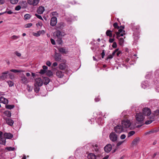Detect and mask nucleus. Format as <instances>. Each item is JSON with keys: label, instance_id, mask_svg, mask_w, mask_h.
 <instances>
[{"label": "nucleus", "instance_id": "1", "mask_svg": "<svg viewBox=\"0 0 159 159\" xmlns=\"http://www.w3.org/2000/svg\"><path fill=\"white\" fill-rule=\"evenodd\" d=\"M135 117L136 120L139 122L140 123H142L144 119V117L141 113H137L135 116Z\"/></svg>", "mask_w": 159, "mask_h": 159}, {"label": "nucleus", "instance_id": "2", "mask_svg": "<svg viewBox=\"0 0 159 159\" xmlns=\"http://www.w3.org/2000/svg\"><path fill=\"white\" fill-rule=\"evenodd\" d=\"M121 124L123 128H127L129 127L131 123L129 120H127L122 121Z\"/></svg>", "mask_w": 159, "mask_h": 159}, {"label": "nucleus", "instance_id": "3", "mask_svg": "<svg viewBox=\"0 0 159 159\" xmlns=\"http://www.w3.org/2000/svg\"><path fill=\"white\" fill-rule=\"evenodd\" d=\"M110 139L112 142H116L117 139V136L115 133L112 132L110 134Z\"/></svg>", "mask_w": 159, "mask_h": 159}, {"label": "nucleus", "instance_id": "4", "mask_svg": "<svg viewBox=\"0 0 159 159\" xmlns=\"http://www.w3.org/2000/svg\"><path fill=\"white\" fill-rule=\"evenodd\" d=\"M114 130L117 133H120L123 130V128L122 125H118L114 127Z\"/></svg>", "mask_w": 159, "mask_h": 159}, {"label": "nucleus", "instance_id": "5", "mask_svg": "<svg viewBox=\"0 0 159 159\" xmlns=\"http://www.w3.org/2000/svg\"><path fill=\"white\" fill-rule=\"evenodd\" d=\"M143 111V114L145 116H149L151 113V110L148 107L144 108Z\"/></svg>", "mask_w": 159, "mask_h": 159}, {"label": "nucleus", "instance_id": "6", "mask_svg": "<svg viewBox=\"0 0 159 159\" xmlns=\"http://www.w3.org/2000/svg\"><path fill=\"white\" fill-rule=\"evenodd\" d=\"M131 29L134 31L137 30V33H139V30L140 29V27L138 25H136L134 23H131Z\"/></svg>", "mask_w": 159, "mask_h": 159}, {"label": "nucleus", "instance_id": "7", "mask_svg": "<svg viewBox=\"0 0 159 159\" xmlns=\"http://www.w3.org/2000/svg\"><path fill=\"white\" fill-rule=\"evenodd\" d=\"M155 120V116L154 115H151L148 118V119L145 122L146 125H148L151 124L152 121Z\"/></svg>", "mask_w": 159, "mask_h": 159}, {"label": "nucleus", "instance_id": "8", "mask_svg": "<svg viewBox=\"0 0 159 159\" xmlns=\"http://www.w3.org/2000/svg\"><path fill=\"white\" fill-rule=\"evenodd\" d=\"M118 29V31L116 33L117 36H123L124 35H125V31L124 30L120 28Z\"/></svg>", "mask_w": 159, "mask_h": 159}, {"label": "nucleus", "instance_id": "9", "mask_svg": "<svg viewBox=\"0 0 159 159\" xmlns=\"http://www.w3.org/2000/svg\"><path fill=\"white\" fill-rule=\"evenodd\" d=\"M43 84V82L41 78H38L35 79L34 85L42 86Z\"/></svg>", "mask_w": 159, "mask_h": 159}, {"label": "nucleus", "instance_id": "10", "mask_svg": "<svg viewBox=\"0 0 159 159\" xmlns=\"http://www.w3.org/2000/svg\"><path fill=\"white\" fill-rule=\"evenodd\" d=\"M61 55L59 53H57L55 52L54 54V58L55 61H60L61 60Z\"/></svg>", "mask_w": 159, "mask_h": 159}, {"label": "nucleus", "instance_id": "11", "mask_svg": "<svg viewBox=\"0 0 159 159\" xmlns=\"http://www.w3.org/2000/svg\"><path fill=\"white\" fill-rule=\"evenodd\" d=\"M3 134V132L0 131V144L5 145L6 142V139L2 137Z\"/></svg>", "mask_w": 159, "mask_h": 159}, {"label": "nucleus", "instance_id": "12", "mask_svg": "<svg viewBox=\"0 0 159 159\" xmlns=\"http://www.w3.org/2000/svg\"><path fill=\"white\" fill-rule=\"evenodd\" d=\"M57 22V18L55 17H52L50 20V25L52 26L56 25Z\"/></svg>", "mask_w": 159, "mask_h": 159}, {"label": "nucleus", "instance_id": "13", "mask_svg": "<svg viewBox=\"0 0 159 159\" xmlns=\"http://www.w3.org/2000/svg\"><path fill=\"white\" fill-rule=\"evenodd\" d=\"M39 2V0H27V2L29 4L33 5L34 6L37 5Z\"/></svg>", "mask_w": 159, "mask_h": 159}, {"label": "nucleus", "instance_id": "14", "mask_svg": "<svg viewBox=\"0 0 159 159\" xmlns=\"http://www.w3.org/2000/svg\"><path fill=\"white\" fill-rule=\"evenodd\" d=\"M57 49L62 54H66L68 52L67 49H66L65 47H60Z\"/></svg>", "mask_w": 159, "mask_h": 159}, {"label": "nucleus", "instance_id": "15", "mask_svg": "<svg viewBox=\"0 0 159 159\" xmlns=\"http://www.w3.org/2000/svg\"><path fill=\"white\" fill-rule=\"evenodd\" d=\"M3 136L5 139H11L13 137V135L10 133H4L3 134Z\"/></svg>", "mask_w": 159, "mask_h": 159}, {"label": "nucleus", "instance_id": "16", "mask_svg": "<svg viewBox=\"0 0 159 159\" xmlns=\"http://www.w3.org/2000/svg\"><path fill=\"white\" fill-rule=\"evenodd\" d=\"M65 35L64 32H61L59 30H57L56 31V35L57 38H61V37Z\"/></svg>", "mask_w": 159, "mask_h": 159}, {"label": "nucleus", "instance_id": "17", "mask_svg": "<svg viewBox=\"0 0 159 159\" xmlns=\"http://www.w3.org/2000/svg\"><path fill=\"white\" fill-rule=\"evenodd\" d=\"M8 73V71H6L2 72V75L0 76V79L3 80L6 79L7 76V74Z\"/></svg>", "mask_w": 159, "mask_h": 159}, {"label": "nucleus", "instance_id": "18", "mask_svg": "<svg viewBox=\"0 0 159 159\" xmlns=\"http://www.w3.org/2000/svg\"><path fill=\"white\" fill-rule=\"evenodd\" d=\"M121 36H117V38L119 40V43L120 45L122 46L123 45L124 41V39L125 38V37H120Z\"/></svg>", "mask_w": 159, "mask_h": 159}, {"label": "nucleus", "instance_id": "19", "mask_svg": "<svg viewBox=\"0 0 159 159\" xmlns=\"http://www.w3.org/2000/svg\"><path fill=\"white\" fill-rule=\"evenodd\" d=\"M56 74L59 78H62L64 75V73L61 71H57L56 72Z\"/></svg>", "mask_w": 159, "mask_h": 159}, {"label": "nucleus", "instance_id": "20", "mask_svg": "<svg viewBox=\"0 0 159 159\" xmlns=\"http://www.w3.org/2000/svg\"><path fill=\"white\" fill-rule=\"evenodd\" d=\"M43 81L44 85H47L50 82V80L47 77H44L43 78Z\"/></svg>", "mask_w": 159, "mask_h": 159}, {"label": "nucleus", "instance_id": "21", "mask_svg": "<svg viewBox=\"0 0 159 159\" xmlns=\"http://www.w3.org/2000/svg\"><path fill=\"white\" fill-rule=\"evenodd\" d=\"M0 102L4 104H8V101L7 99L3 97H0Z\"/></svg>", "mask_w": 159, "mask_h": 159}, {"label": "nucleus", "instance_id": "22", "mask_svg": "<svg viewBox=\"0 0 159 159\" xmlns=\"http://www.w3.org/2000/svg\"><path fill=\"white\" fill-rule=\"evenodd\" d=\"M7 123L10 126H12L14 123V121L10 118H7L6 119Z\"/></svg>", "mask_w": 159, "mask_h": 159}, {"label": "nucleus", "instance_id": "23", "mask_svg": "<svg viewBox=\"0 0 159 159\" xmlns=\"http://www.w3.org/2000/svg\"><path fill=\"white\" fill-rule=\"evenodd\" d=\"M44 10V7L42 6H40L37 10V12L39 14H42L43 13Z\"/></svg>", "mask_w": 159, "mask_h": 159}, {"label": "nucleus", "instance_id": "24", "mask_svg": "<svg viewBox=\"0 0 159 159\" xmlns=\"http://www.w3.org/2000/svg\"><path fill=\"white\" fill-rule=\"evenodd\" d=\"M139 141V138L137 137L134 139L132 143L133 145H136Z\"/></svg>", "mask_w": 159, "mask_h": 159}, {"label": "nucleus", "instance_id": "25", "mask_svg": "<svg viewBox=\"0 0 159 159\" xmlns=\"http://www.w3.org/2000/svg\"><path fill=\"white\" fill-rule=\"evenodd\" d=\"M64 23L63 22H61L57 24L56 27L58 29H62L64 27Z\"/></svg>", "mask_w": 159, "mask_h": 159}, {"label": "nucleus", "instance_id": "26", "mask_svg": "<svg viewBox=\"0 0 159 159\" xmlns=\"http://www.w3.org/2000/svg\"><path fill=\"white\" fill-rule=\"evenodd\" d=\"M59 68L62 70H64L66 68V66L65 63H61L59 65Z\"/></svg>", "mask_w": 159, "mask_h": 159}, {"label": "nucleus", "instance_id": "27", "mask_svg": "<svg viewBox=\"0 0 159 159\" xmlns=\"http://www.w3.org/2000/svg\"><path fill=\"white\" fill-rule=\"evenodd\" d=\"M133 34V38L134 39L135 41V42H137L138 39L139 38V33H137L136 34L135 33H134Z\"/></svg>", "mask_w": 159, "mask_h": 159}, {"label": "nucleus", "instance_id": "28", "mask_svg": "<svg viewBox=\"0 0 159 159\" xmlns=\"http://www.w3.org/2000/svg\"><path fill=\"white\" fill-rule=\"evenodd\" d=\"M96 121L99 125H102L103 124V120L101 117H99L96 119Z\"/></svg>", "mask_w": 159, "mask_h": 159}, {"label": "nucleus", "instance_id": "29", "mask_svg": "<svg viewBox=\"0 0 159 159\" xmlns=\"http://www.w3.org/2000/svg\"><path fill=\"white\" fill-rule=\"evenodd\" d=\"M88 158L89 159H96V157L94 154L90 153L88 154Z\"/></svg>", "mask_w": 159, "mask_h": 159}, {"label": "nucleus", "instance_id": "30", "mask_svg": "<svg viewBox=\"0 0 159 159\" xmlns=\"http://www.w3.org/2000/svg\"><path fill=\"white\" fill-rule=\"evenodd\" d=\"M21 83L24 84H26L28 83L27 79L25 76H22L21 77Z\"/></svg>", "mask_w": 159, "mask_h": 159}, {"label": "nucleus", "instance_id": "31", "mask_svg": "<svg viewBox=\"0 0 159 159\" xmlns=\"http://www.w3.org/2000/svg\"><path fill=\"white\" fill-rule=\"evenodd\" d=\"M105 151L107 153L109 152V144H108L106 145L104 148Z\"/></svg>", "mask_w": 159, "mask_h": 159}, {"label": "nucleus", "instance_id": "32", "mask_svg": "<svg viewBox=\"0 0 159 159\" xmlns=\"http://www.w3.org/2000/svg\"><path fill=\"white\" fill-rule=\"evenodd\" d=\"M4 113L7 117H10L11 116V113L10 111H6L4 112Z\"/></svg>", "mask_w": 159, "mask_h": 159}, {"label": "nucleus", "instance_id": "33", "mask_svg": "<svg viewBox=\"0 0 159 159\" xmlns=\"http://www.w3.org/2000/svg\"><path fill=\"white\" fill-rule=\"evenodd\" d=\"M15 107L14 105H6L5 107L6 109H11Z\"/></svg>", "mask_w": 159, "mask_h": 159}, {"label": "nucleus", "instance_id": "34", "mask_svg": "<svg viewBox=\"0 0 159 159\" xmlns=\"http://www.w3.org/2000/svg\"><path fill=\"white\" fill-rule=\"evenodd\" d=\"M34 90L35 92L36 93H38L39 92L40 89L39 87H41V86H40L39 85H34Z\"/></svg>", "mask_w": 159, "mask_h": 159}, {"label": "nucleus", "instance_id": "35", "mask_svg": "<svg viewBox=\"0 0 159 159\" xmlns=\"http://www.w3.org/2000/svg\"><path fill=\"white\" fill-rule=\"evenodd\" d=\"M7 150V151H13L15 150V148L11 147H6L5 149V151Z\"/></svg>", "mask_w": 159, "mask_h": 159}, {"label": "nucleus", "instance_id": "36", "mask_svg": "<svg viewBox=\"0 0 159 159\" xmlns=\"http://www.w3.org/2000/svg\"><path fill=\"white\" fill-rule=\"evenodd\" d=\"M46 72L47 75L49 77L53 75L52 72L50 70H48Z\"/></svg>", "mask_w": 159, "mask_h": 159}, {"label": "nucleus", "instance_id": "37", "mask_svg": "<svg viewBox=\"0 0 159 159\" xmlns=\"http://www.w3.org/2000/svg\"><path fill=\"white\" fill-rule=\"evenodd\" d=\"M151 115H154L155 116H157L159 115V110H157L154 111V113L152 114Z\"/></svg>", "mask_w": 159, "mask_h": 159}, {"label": "nucleus", "instance_id": "38", "mask_svg": "<svg viewBox=\"0 0 159 159\" xmlns=\"http://www.w3.org/2000/svg\"><path fill=\"white\" fill-rule=\"evenodd\" d=\"M56 41L59 44H61L62 43V40L61 38H58L57 40Z\"/></svg>", "mask_w": 159, "mask_h": 159}, {"label": "nucleus", "instance_id": "39", "mask_svg": "<svg viewBox=\"0 0 159 159\" xmlns=\"http://www.w3.org/2000/svg\"><path fill=\"white\" fill-rule=\"evenodd\" d=\"M10 71L13 72L15 73L18 72L20 73L21 72V70H15V69H11L10 70Z\"/></svg>", "mask_w": 159, "mask_h": 159}, {"label": "nucleus", "instance_id": "40", "mask_svg": "<svg viewBox=\"0 0 159 159\" xmlns=\"http://www.w3.org/2000/svg\"><path fill=\"white\" fill-rule=\"evenodd\" d=\"M135 132L134 131H130V132H129V133L128 134V137H130V136L133 135L135 134Z\"/></svg>", "mask_w": 159, "mask_h": 159}, {"label": "nucleus", "instance_id": "41", "mask_svg": "<svg viewBox=\"0 0 159 159\" xmlns=\"http://www.w3.org/2000/svg\"><path fill=\"white\" fill-rule=\"evenodd\" d=\"M158 131L157 129H153L148 132V134H150L154 133H156Z\"/></svg>", "mask_w": 159, "mask_h": 159}, {"label": "nucleus", "instance_id": "42", "mask_svg": "<svg viewBox=\"0 0 159 159\" xmlns=\"http://www.w3.org/2000/svg\"><path fill=\"white\" fill-rule=\"evenodd\" d=\"M24 17L25 20H28L30 19L31 16L29 14H26L24 15Z\"/></svg>", "mask_w": 159, "mask_h": 159}, {"label": "nucleus", "instance_id": "43", "mask_svg": "<svg viewBox=\"0 0 159 159\" xmlns=\"http://www.w3.org/2000/svg\"><path fill=\"white\" fill-rule=\"evenodd\" d=\"M7 83L9 87H12L14 85V83L11 81H7Z\"/></svg>", "mask_w": 159, "mask_h": 159}, {"label": "nucleus", "instance_id": "44", "mask_svg": "<svg viewBox=\"0 0 159 159\" xmlns=\"http://www.w3.org/2000/svg\"><path fill=\"white\" fill-rule=\"evenodd\" d=\"M8 75L9 76V78L11 79H13L14 78V76L13 74L12 73H8Z\"/></svg>", "mask_w": 159, "mask_h": 159}, {"label": "nucleus", "instance_id": "45", "mask_svg": "<svg viewBox=\"0 0 159 159\" xmlns=\"http://www.w3.org/2000/svg\"><path fill=\"white\" fill-rule=\"evenodd\" d=\"M113 27L116 29H119V26H118V23L117 22H115L113 24Z\"/></svg>", "mask_w": 159, "mask_h": 159}, {"label": "nucleus", "instance_id": "46", "mask_svg": "<svg viewBox=\"0 0 159 159\" xmlns=\"http://www.w3.org/2000/svg\"><path fill=\"white\" fill-rule=\"evenodd\" d=\"M11 3L13 4H16L17 3L18 0H10Z\"/></svg>", "mask_w": 159, "mask_h": 159}, {"label": "nucleus", "instance_id": "47", "mask_svg": "<svg viewBox=\"0 0 159 159\" xmlns=\"http://www.w3.org/2000/svg\"><path fill=\"white\" fill-rule=\"evenodd\" d=\"M93 147L94 148L95 147L96 148H95V151L97 152L99 151V148H98V145L96 144H95L93 146Z\"/></svg>", "mask_w": 159, "mask_h": 159}, {"label": "nucleus", "instance_id": "48", "mask_svg": "<svg viewBox=\"0 0 159 159\" xmlns=\"http://www.w3.org/2000/svg\"><path fill=\"white\" fill-rule=\"evenodd\" d=\"M46 72V71L43 69L40 70L39 73L43 75Z\"/></svg>", "mask_w": 159, "mask_h": 159}, {"label": "nucleus", "instance_id": "49", "mask_svg": "<svg viewBox=\"0 0 159 159\" xmlns=\"http://www.w3.org/2000/svg\"><path fill=\"white\" fill-rule=\"evenodd\" d=\"M100 99V96H98L97 97L95 98L94 100L95 102H99Z\"/></svg>", "mask_w": 159, "mask_h": 159}, {"label": "nucleus", "instance_id": "50", "mask_svg": "<svg viewBox=\"0 0 159 159\" xmlns=\"http://www.w3.org/2000/svg\"><path fill=\"white\" fill-rule=\"evenodd\" d=\"M27 89L29 91H31L32 89V87H31L28 84L27 85Z\"/></svg>", "mask_w": 159, "mask_h": 159}, {"label": "nucleus", "instance_id": "51", "mask_svg": "<svg viewBox=\"0 0 159 159\" xmlns=\"http://www.w3.org/2000/svg\"><path fill=\"white\" fill-rule=\"evenodd\" d=\"M14 53L17 56H18V57H20L21 56V54L19 52H18L17 51H15L14 52Z\"/></svg>", "mask_w": 159, "mask_h": 159}, {"label": "nucleus", "instance_id": "52", "mask_svg": "<svg viewBox=\"0 0 159 159\" xmlns=\"http://www.w3.org/2000/svg\"><path fill=\"white\" fill-rule=\"evenodd\" d=\"M32 25V23H28L25 25V27L26 28H29Z\"/></svg>", "mask_w": 159, "mask_h": 159}, {"label": "nucleus", "instance_id": "53", "mask_svg": "<svg viewBox=\"0 0 159 159\" xmlns=\"http://www.w3.org/2000/svg\"><path fill=\"white\" fill-rule=\"evenodd\" d=\"M35 16H36L37 17V18L39 19L43 20V18L40 15H38L37 14H35Z\"/></svg>", "mask_w": 159, "mask_h": 159}, {"label": "nucleus", "instance_id": "54", "mask_svg": "<svg viewBox=\"0 0 159 159\" xmlns=\"http://www.w3.org/2000/svg\"><path fill=\"white\" fill-rule=\"evenodd\" d=\"M21 8V7L20 5H18L16 6L15 8V10L16 11L19 10Z\"/></svg>", "mask_w": 159, "mask_h": 159}, {"label": "nucleus", "instance_id": "55", "mask_svg": "<svg viewBox=\"0 0 159 159\" xmlns=\"http://www.w3.org/2000/svg\"><path fill=\"white\" fill-rule=\"evenodd\" d=\"M113 48H115L117 47V44L116 42H114L111 46Z\"/></svg>", "mask_w": 159, "mask_h": 159}, {"label": "nucleus", "instance_id": "56", "mask_svg": "<svg viewBox=\"0 0 159 159\" xmlns=\"http://www.w3.org/2000/svg\"><path fill=\"white\" fill-rule=\"evenodd\" d=\"M19 37L16 35H13L11 37V38L13 39H16L18 38Z\"/></svg>", "mask_w": 159, "mask_h": 159}, {"label": "nucleus", "instance_id": "57", "mask_svg": "<svg viewBox=\"0 0 159 159\" xmlns=\"http://www.w3.org/2000/svg\"><path fill=\"white\" fill-rule=\"evenodd\" d=\"M124 141L119 142L116 144L117 147H119L124 142Z\"/></svg>", "mask_w": 159, "mask_h": 159}, {"label": "nucleus", "instance_id": "58", "mask_svg": "<svg viewBox=\"0 0 159 159\" xmlns=\"http://www.w3.org/2000/svg\"><path fill=\"white\" fill-rule=\"evenodd\" d=\"M41 33L39 32H38L37 33H35L34 34V36L38 37L40 35Z\"/></svg>", "mask_w": 159, "mask_h": 159}, {"label": "nucleus", "instance_id": "59", "mask_svg": "<svg viewBox=\"0 0 159 159\" xmlns=\"http://www.w3.org/2000/svg\"><path fill=\"white\" fill-rule=\"evenodd\" d=\"M51 42V43L53 45H55L56 44L55 42V40L52 39H50Z\"/></svg>", "mask_w": 159, "mask_h": 159}, {"label": "nucleus", "instance_id": "60", "mask_svg": "<svg viewBox=\"0 0 159 159\" xmlns=\"http://www.w3.org/2000/svg\"><path fill=\"white\" fill-rule=\"evenodd\" d=\"M125 135L124 134H123L121 135L120 138L121 139H123L125 138Z\"/></svg>", "mask_w": 159, "mask_h": 159}, {"label": "nucleus", "instance_id": "61", "mask_svg": "<svg viewBox=\"0 0 159 159\" xmlns=\"http://www.w3.org/2000/svg\"><path fill=\"white\" fill-rule=\"evenodd\" d=\"M46 64L49 66H50L51 65V63L49 61H47L46 63Z\"/></svg>", "mask_w": 159, "mask_h": 159}, {"label": "nucleus", "instance_id": "62", "mask_svg": "<svg viewBox=\"0 0 159 159\" xmlns=\"http://www.w3.org/2000/svg\"><path fill=\"white\" fill-rule=\"evenodd\" d=\"M43 69L47 71V70L48 69V67L46 66H43L42 67Z\"/></svg>", "mask_w": 159, "mask_h": 159}, {"label": "nucleus", "instance_id": "63", "mask_svg": "<svg viewBox=\"0 0 159 159\" xmlns=\"http://www.w3.org/2000/svg\"><path fill=\"white\" fill-rule=\"evenodd\" d=\"M102 57V58H103L104 56L105 55V52L104 50H103L102 53L101 54Z\"/></svg>", "mask_w": 159, "mask_h": 159}, {"label": "nucleus", "instance_id": "64", "mask_svg": "<svg viewBox=\"0 0 159 159\" xmlns=\"http://www.w3.org/2000/svg\"><path fill=\"white\" fill-rule=\"evenodd\" d=\"M119 50V49L118 48H117V49H116L115 50V51H114L113 52H112V55L114 56V55H115L116 53L118 51V50Z\"/></svg>", "mask_w": 159, "mask_h": 159}]
</instances>
